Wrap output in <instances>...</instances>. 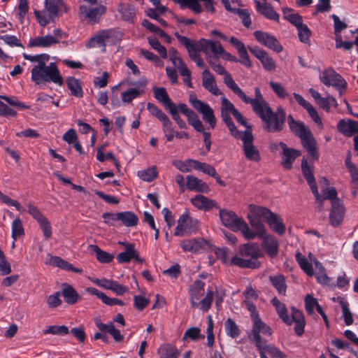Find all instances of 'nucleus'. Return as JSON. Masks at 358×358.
<instances>
[{
    "instance_id": "obj_1",
    "label": "nucleus",
    "mask_w": 358,
    "mask_h": 358,
    "mask_svg": "<svg viewBox=\"0 0 358 358\" xmlns=\"http://www.w3.org/2000/svg\"><path fill=\"white\" fill-rule=\"evenodd\" d=\"M232 92L237 95L245 103H250L253 111L264 122V129L268 132L280 131L285 121V112L282 108H278L275 113L273 112L268 103L264 99L259 87L255 88V97L250 98L238 87L232 85Z\"/></svg>"
},
{
    "instance_id": "obj_2",
    "label": "nucleus",
    "mask_w": 358,
    "mask_h": 358,
    "mask_svg": "<svg viewBox=\"0 0 358 358\" xmlns=\"http://www.w3.org/2000/svg\"><path fill=\"white\" fill-rule=\"evenodd\" d=\"M23 57L34 64L31 70V80L36 85L43 87L51 83L63 85L64 79L57 64L50 62L47 64L50 58L48 54L31 55L23 53Z\"/></svg>"
},
{
    "instance_id": "obj_3",
    "label": "nucleus",
    "mask_w": 358,
    "mask_h": 358,
    "mask_svg": "<svg viewBox=\"0 0 358 358\" xmlns=\"http://www.w3.org/2000/svg\"><path fill=\"white\" fill-rule=\"evenodd\" d=\"M215 254L222 262L231 263L241 268H255L259 267L260 263L257 259L262 257L263 252L259 248H241L240 255L230 259L227 256V248H215Z\"/></svg>"
},
{
    "instance_id": "obj_4",
    "label": "nucleus",
    "mask_w": 358,
    "mask_h": 358,
    "mask_svg": "<svg viewBox=\"0 0 358 358\" xmlns=\"http://www.w3.org/2000/svg\"><path fill=\"white\" fill-rule=\"evenodd\" d=\"M249 210L250 213L248 214L247 217L250 224V218L255 220L258 222H262V219H264L273 231L280 235L285 233V227L282 219L269 209L263 206L250 205Z\"/></svg>"
},
{
    "instance_id": "obj_5",
    "label": "nucleus",
    "mask_w": 358,
    "mask_h": 358,
    "mask_svg": "<svg viewBox=\"0 0 358 358\" xmlns=\"http://www.w3.org/2000/svg\"><path fill=\"white\" fill-rule=\"evenodd\" d=\"M66 12L67 9L62 0H45V8L43 10H35L34 15L39 24L45 27L61 13Z\"/></svg>"
},
{
    "instance_id": "obj_6",
    "label": "nucleus",
    "mask_w": 358,
    "mask_h": 358,
    "mask_svg": "<svg viewBox=\"0 0 358 358\" xmlns=\"http://www.w3.org/2000/svg\"><path fill=\"white\" fill-rule=\"evenodd\" d=\"M219 215L222 223L225 227L234 231H241L244 237H252V234L250 233V228L248 224L242 218L238 217L234 212L220 209Z\"/></svg>"
},
{
    "instance_id": "obj_7",
    "label": "nucleus",
    "mask_w": 358,
    "mask_h": 358,
    "mask_svg": "<svg viewBox=\"0 0 358 358\" xmlns=\"http://www.w3.org/2000/svg\"><path fill=\"white\" fill-rule=\"evenodd\" d=\"M229 42L236 49L240 58L237 59L231 53L225 51L224 48L223 52H221L220 57L229 62H238L245 67L250 68L252 66V62L250 59L245 44L234 36H231L229 38Z\"/></svg>"
},
{
    "instance_id": "obj_8",
    "label": "nucleus",
    "mask_w": 358,
    "mask_h": 358,
    "mask_svg": "<svg viewBox=\"0 0 358 358\" xmlns=\"http://www.w3.org/2000/svg\"><path fill=\"white\" fill-rule=\"evenodd\" d=\"M250 233L252 237L245 236L247 240H252L255 238H259L263 241L262 246H278V243L277 240L270 234H268L265 226L262 222H258L254 219L250 218Z\"/></svg>"
},
{
    "instance_id": "obj_9",
    "label": "nucleus",
    "mask_w": 358,
    "mask_h": 358,
    "mask_svg": "<svg viewBox=\"0 0 358 358\" xmlns=\"http://www.w3.org/2000/svg\"><path fill=\"white\" fill-rule=\"evenodd\" d=\"M189 101L191 106L201 114L203 121L209 124L210 128L214 129L216 125V118L212 108L193 94L189 96Z\"/></svg>"
},
{
    "instance_id": "obj_10",
    "label": "nucleus",
    "mask_w": 358,
    "mask_h": 358,
    "mask_svg": "<svg viewBox=\"0 0 358 358\" xmlns=\"http://www.w3.org/2000/svg\"><path fill=\"white\" fill-rule=\"evenodd\" d=\"M320 79L324 85L335 87L340 94H342L346 88L345 80L332 68L325 69L321 73Z\"/></svg>"
},
{
    "instance_id": "obj_11",
    "label": "nucleus",
    "mask_w": 358,
    "mask_h": 358,
    "mask_svg": "<svg viewBox=\"0 0 358 358\" xmlns=\"http://www.w3.org/2000/svg\"><path fill=\"white\" fill-rule=\"evenodd\" d=\"M241 141L245 158L250 161L259 162L261 159L260 153L253 143L254 137L250 129L245 131L244 137Z\"/></svg>"
},
{
    "instance_id": "obj_12",
    "label": "nucleus",
    "mask_w": 358,
    "mask_h": 358,
    "mask_svg": "<svg viewBox=\"0 0 358 358\" xmlns=\"http://www.w3.org/2000/svg\"><path fill=\"white\" fill-rule=\"evenodd\" d=\"M254 36L257 41L265 47L276 52H280L282 50V46L274 36L262 31H255Z\"/></svg>"
},
{
    "instance_id": "obj_13",
    "label": "nucleus",
    "mask_w": 358,
    "mask_h": 358,
    "mask_svg": "<svg viewBox=\"0 0 358 358\" xmlns=\"http://www.w3.org/2000/svg\"><path fill=\"white\" fill-rule=\"evenodd\" d=\"M199 48L206 55L207 60L210 59V53L215 57L218 58L221 52H223V47L219 41H213L209 39H200L199 41Z\"/></svg>"
},
{
    "instance_id": "obj_14",
    "label": "nucleus",
    "mask_w": 358,
    "mask_h": 358,
    "mask_svg": "<svg viewBox=\"0 0 358 358\" xmlns=\"http://www.w3.org/2000/svg\"><path fill=\"white\" fill-rule=\"evenodd\" d=\"M250 52L262 63L266 71H274L276 69V64L274 59L264 50L258 47H248Z\"/></svg>"
},
{
    "instance_id": "obj_15",
    "label": "nucleus",
    "mask_w": 358,
    "mask_h": 358,
    "mask_svg": "<svg viewBox=\"0 0 358 358\" xmlns=\"http://www.w3.org/2000/svg\"><path fill=\"white\" fill-rule=\"evenodd\" d=\"M80 13L90 22L96 23L99 21L101 17L106 12V7L101 4L94 7L81 5L79 8Z\"/></svg>"
},
{
    "instance_id": "obj_16",
    "label": "nucleus",
    "mask_w": 358,
    "mask_h": 358,
    "mask_svg": "<svg viewBox=\"0 0 358 358\" xmlns=\"http://www.w3.org/2000/svg\"><path fill=\"white\" fill-rule=\"evenodd\" d=\"M44 262L46 265L58 267L66 271H72L80 274L83 273L82 268L73 266V265L69 262L57 256H53L48 254Z\"/></svg>"
},
{
    "instance_id": "obj_17",
    "label": "nucleus",
    "mask_w": 358,
    "mask_h": 358,
    "mask_svg": "<svg viewBox=\"0 0 358 358\" xmlns=\"http://www.w3.org/2000/svg\"><path fill=\"white\" fill-rule=\"evenodd\" d=\"M196 220L192 219L188 214H182L178 220L174 234L178 236H184L189 233L192 225L196 224Z\"/></svg>"
},
{
    "instance_id": "obj_18",
    "label": "nucleus",
    "mask_w": 358,
    "mask_h": 358,
    "mask_svg": "<svg viewBox=\"0 0 358 358\" xmlns=\"http://www.w3.org/2000/svg\"><path fill=\"white\" fill-rule=\"evenodd\" d=\"M179 109L180 113L187 117L189 124L192 126L197 131H203L204 127L203 123L195 112L189 108L185 103H180Z\"/></svg>"
},
{
    "instance_id": "obj_19",
    "label": "nucleus",
    "mask_w": 358,
    "mask_h": 358,
    "mask_svg": "<svg viewBox=\"0 0 358 358\" xmlns=\"http://www.w3.org/2000/svg\"><path fill=\"white\" fill-rule=\"evenodd\" d=\"M344 207L339 199L332 201L331 209L329 214L330 222L333 226H338L343 220Z\"/></svg>"
},
{
    "instance_id": "obj_20",
    "label": "nucleus",
    "mask_w": 358,
    "mask_h": 358,
    "mask_svg": "<svg viewBox=\"0 0 358 358\" xmlns=\"http://www.w3.org/2000/svg\"><path fill=\"white\" fill-rule=\"evenodd\" d=\"M280 147L282 150V164L284 168L289 169L295 159L300 155V152L297 150L287 148V145L283 142H280Z\"/></svg>"
},
{
    "instance_id": "obj_21",
    "label": "nucleus",
    "mask_w": 358,
    "mask_h": 358,
    "mask_svg": "<svg viewBox=\"0 0 358 358\" xmlns=\"http://www.w3.org/2000/svg\"><path fill=\"white\" fill-rule=\"evenodd\" d=\"M202 85L205 90H208L213 95L217 96L222 94V92L217 86L213 75L208 69H205L202 72Z\"/></svg>"
},
{
    "instance_id": "obj_22",
    "label": "nucleus",
    "mask_w": 358,
    "mask_h": 358,
    "mask_svg": "<svg viewBox=\"0 0 358 358\" xmlns=\"http://www.w3.org/2000/svg\"><path fill=\"white\" fill-rule=\"evenodd\" d=\"M59 43V40L52 35L31 38L28 43L29 48H48Z\"/></svg>"
},
{
    "instance_id": "obj_23",
    "label": "nucleus",
    "mask_w": 358,
    "mask_h": 358,
    "mask_svg": "<svg viewBox=\"0 0 358 358\" xmlns=\"http://www.w3.org/2000/svg\"><path fill=\"white\" fill-rule=\"evenodd\" d=\"M300 139L303 148L306 150L310 156L313 159H317L318 153L316 148V141L313 136L311 131H310L308 133H307V134L301 136Z\"/></svg>"
},
{
    "instance_id": "obj_24",
    "label": "nucleus",
    "mask_w": 358,
    "mask_h": 358,
    "mask_svg": "<svg viewBox=\"0 0 358 358\" xmlns=\"http://www.w3.org/2000/svg\"><path fill=\"white\" fill-rule=\"evenodd\" d=\"M131 259L138 263H143V259H142L134 248H125L124 250L117 255V260L119 263H128Z\"/></svg>"
},
{
    "instance_id": "obj_25",
    "label": "nucleus",
    "mask_w": 358,
    "mask_h": 358,
    "mask_svg": "<svg viewBox=\"0 0 358 358\" xmlns=\"http://www.w3.org/2000/svg\"><path fill=\"white\" fill-rule=\"evenodd\" d=\"M302 173L304 178L306 179L308 184L309 185L311 192L314 196L318 197V189L316 181L315 180L313 171L310 167L308 166V162L306 159H303L301 162Z\"/></svg>"
},
{
    "instance_id": "obj_26",
    "label": "nucleus",
    "mask_w": 358,
    "mask_h": 358,
    "mask_svg": "<svg viewBox=\"0 0 358 358\" xmlns=\"http://www.w3.org/2000/svg\"><path fill=\"white\" fill-rule=\"evenodd\" d=\"M255 8L257 11L269 20L278 21L279 15L275 11L273 8L268 3H261L257 0H255Z\"/></svg>"
},
{
    "instance_id": "obj_27",
    "label": "nucleus",
    "mask_w": 358,
    "mask_h": 358,
    "mask_svg": "<svg viewBox=\"0 0 358 358\" xmlns=\"http://www.w3.org/2000/svg\"><path fill=\"white\" fill-rule=\"evenodd\" d=\"M205 283L201 280H197L189 289L191 306L195 308L197 306V301L204 294Z\"/></svg>"
},
{
    "instance_id": "obj_28",
    "label": "nucleus",
    "mask_w": 358,
    "mask_h": 358,
    "mask_svg": "<svg viewBox=\"0 0 358 358\" xmlns=\"http://www.w3.org/2000/svg\"><path fill=\"white\" fill-rule=\"evenodd\" d=\"M155 98L161 103L163 104L166 110H169L171 108L174 107L175 104L171 99L169 98V94L164 87H157L152 88Z\"/></svg>"
},
{
    "instance_id": "obj_29",
    "label": "nucleus",
    "mask_w": 358,
    "mask_h": 358,
    "mask_svg": "<svg viewBox=\"0 0 358 358\" xmlns=\"http://www.w3.org/2000/svg\"><path fill=\"white\" fill-rule=\"evenodd\" d=\"M208 62L214 71L219 75L224 76L223 81L224 84L232 91V85L237 84L232 78L231 74L229 73L221 64L215 63L212 59H208Z\"/></svg>"
},
{
    "instance_id": "obj_30",
    "label": "nucleus",
    "mask_w": 358,
    "mask_h": 358,
    "mask_svg": "<svg viewBox=\"0 0 358 358\" xmlns=\"http://www.w3.org/2000/svg\"><path fill=\"white\" fill-rule=\"evenodd\" d=\"M338 129L346 136H352L358 132V122L341 120L338 123Z\"/></svg>"
},
{
    "instance_id": "obj_31",
    "label": "nucleus",
    "mask_w": 358,
    "mask_h": 358,
    "mask_svg": "<svg viewBox=\"0 0 358 358\" xmlns=\"http://www.w3.org/2000/svg\"><path fill=\"white\" fill-rule=\"evenodd\" d=\"M95 324L101 331L109 333L116 342L122 341L123 336L120 334V331L118 329H115L112 322L103 324L100 320L96 319Z\"/></svg>"
},
{
    "instance_id": "obj_32",
    "label": "nucleus",
    "mask_w": 358,
    "mask_h": 358,
    "mask_svg": "<svg viewBox=\"0 0 358 358\" xmlns=\"http://www.w3.org/2000/svg\"><path fill=\"white\" fill-rule=\"evenodd\" d=\"M186 180V185L189 190H194L200 192H208L209 191L208 185L195 176H187Z\"/></svg>"
},
{
    "instance_id": "obj_33",
    "label": "nucleus",
    "mask_w": 358,
    "mask_h": 358,
    "mask_svg": "<svg viewBox=\"0 0 358 358\" xmlns=\"http://www.w3.org/2000/svg\"><path fill=\"white\" fill-rule=\"evenodd\" d=\"M253 321V327L251 330L252 334L257 336V334H262L263 336H271L273 331L269 326L262 321L259 316H255Z\"/></svg>"
},
{
    "instance_id": "obj_34",
    "label": "nucleus",
    "mask_w": 358,
    "mask_h": 358,
    "mask_svg": "<svg viewBox=\"0 0 358 358\" xmlns=\"http://www.w3.org/2000/svg\"><path fill=\"white\" fill-rule=\"evenodd\" d=\"M288 124L291 131L299 138L310 131L302 122L294 120L292 115L288 116Z\"/></svg>"
},
{
    "instance_id": "obj_35",
    "label": "nucleus",
    "mask_w": 358,
    "mask_h": 358,
    "mask_svg": "<svg viewBox=\"0 0 358 358\" xmlns=\"http://www.w3.org/2000/svg\"><path fill=\"white\" fill-rule=\"evenodd\" d=\"M192 203L202 210H209L215 206V201L203 195H196L192 199Z\"/></svg>"
},
{
    "instance_id": "obj_36",
    "label": "nucleus",
    "mask_w": 358,
    "mask_h": 358,
    "mask_svg": "<svg viewBox=\"0 0 358 358\" xmlns=\"http://www.w3.org/2000/svg\"><path fill=\"white\" fill-rule=\"evenodd\" d=\"M269 86L275 94L281 99H287L290 103H293L292 96L287 92L285 87L280 83L270 81Z\"/></svg>"
},
{
    "instance_id": "obj_37",
    "label": "nucleus",
    "mask_w": 358,
    "mask_h": 358,
    "mask_svg": "<svg viewBox=\"0 0 358 358\" xmlns=\"http://www.w3.org/2000/svg\"><path fill=\"white\" fill-rule=\"evenodd\" d=\"M160 358H178L180 352L173 345L165 344L161 345L158 350Z\"/></svg>"
},
{
    "instance_id": "obj_38",
    "label": "nucleus",
    "mask_w": 358,
    "mask_h": 358,
    "mask_svg": "<svg viewBox=\"0 0 358 358\" xmlns=\"http://www.w3.org/2000/svg\"><path fill=\"white\" fill-rule=\"evenodd\" d=\"M62 294L65 302L69 304L75 303L79 299V294L75 289L71 285L66 283L63 284Z\"/></svg>"
},
{
    "instance_id": "obj_39",
    "label": "nucleus",
    "mask_w": 358,
    "mask_h": 358,
    "mask_svg": "<svg viewBox=\"0 0 358 358\" xmlns=\"http://www.w3.org/2000/svg\"><path fill=\"white\" fill-rule=\"evenodd\" d=\"M66 85L68 89L71 91V95L76 97H82L83 92L79 80L74 77H69L66 78Z\"/></svg>"
},
{
    "instance_id": "obj_40",
    "label": "nucleus",
    "mask_w": 358,
    "mask_h": 358,
    "mask_svg": "<svg viewBox=\"0 0 358 358\" xmlns=\"http://www.w3.org/2000/svg\"><path fill=\"white\" fill-rule=\"evenodd\" d=\"M137 216L131 211H124L119 213V221L122 224L131 227L136 226L138 223Z\"/></svg>"
},
{
    "instance_id": "obj_41",
    "label": "nucleus",
    "mask_w": 358,
    "mask_h": 358,
    "mask_svg": "<svg viewBox=\"0 0 358 358\" xmlns=\"http://www.w3.org/2000/svg\"><path fill=\"white\" fill-rule=\"evenodd\" d=\"M272 304L275 308L279 317L282 320V321L285 324L290 325L292 324V320L287 315V310L285 305L281 303L277 298L273 299Z\"/></svg>"
},
{
    "instance_id": "obj_42",
    "label": "nucleus",
    "mask_w": 358,
    "mask_h": 358,
    "mask_svg": "<svg viewBox=\"0 0 358 358\" xmlns=\"http://www.w3.org/2000/svg\"><path fill=\"white\" fill-rule=\"evenodd\" d=\"M118 11L122 18L128 22H133L135 17V8L130 4H121L118 8Z\"/></svg>"
},
{
    "instance_id": "obj_43",
    "label": "nucleus",
    "mask_w": 358,
    "mask_h": 358,
    "mask_svg": "<svg viewBox=\"0 0 358 358\" xmlns=\"http://www.w3.org/2000/svg\"><path fill=\"white\" fill-rule=\"evenodd\" d=\"M178 170L183 173L190 172L192 169H195L196 165H197V161L194 159H187L185 161L176 160L173 162Z\"/></svg>"
},
{
    "instance_id": "obj_44",
    "label": "nucleus",
    "mask_w": 358,
    "mask_h": 358,
    "mask_svg": "<svg viewBox=\"0 0 358 358\" xmlns=\"http://www.w3.org/2000/svg\"><path fill=\"white\" fill-rule=\"evenodd\" d=\"M109 38L108 33L107 31H102L101 33L95 35L88 42L87 47L89 48H94L96 46L104 47L106 39Z\"/></svg>"
},
{
    "instance_id": "obj_45",
    "label": "nucleus",
    "mask_w": 358,
    "mask_h": 358,
    "mask_svg": "<svg viewBox=\"0 0 358 358\" xmlns=\"http://www.w3.org/2000/svg\"><path fill=\"white\" fill-rule=\"evenodd\" d=\"M318 197L317 196H314L315 200L317 203H322L323 201L326 199H329L331 201V203H332V201L334 199H338L337 197V192L334 187H328L322 190V194L320 195L318 193Z\"/></svg>"
},
{
    "instance_id": "obj_46",
    "label": "nucleus",
    "mask_w": 358,
    "mask_h": 358,
    "mask_svg": "<svg viewBox=\"0 0 358 358\" xmlns=\"http://www.w3.org/2000/svg\"><path fill=\"white\" fill-rule=\"evenodd\" d=\"M269 280L280 294L283 295L285 294L286 285L282 275H271L269 277Z\"/></svg>"
},
{
    "instance_id": "obj_47",
    "label": "nucleus",
    "mask_w": 358,
    "mask_h": 358,
    "mask_svg": "<svg viewBox=\"0 0 358 358\" xmlns=\"http://www.w3.org/2000/svg\"><path fill=\"white\" fill-rule=\"evenodd\" d=\"M162 124V131L166 138V141L171 142L173 140L175 136V129L173 123L169 118V117L161 122Z\"/></svg>"
},
{
    "instance_id": "obj_48",
    "label": "nucleus",
    "mask_w": 358,
    "mask_h": 358,
    "mask_svg": "<svg viewBox=\"0 0 358 358\" xmlns=\"http://www.w3.org/2000/svg\"><path fill=\"white\" fill-rule=\"evenodd\" d=\"M213 299V292L211 290H208L205 297L199 302H197V306L195 308H199L202 311L207 312L211 306Z\"/></svg>"
},
{
    "instance_id": "obj_49",
    "label": "nucleus",
    "mask_w": 358,
    "mask_h": 358,
    "mask_svg": "<svg viewBox=\"0 0 358 358\" xmlns=\"http://www.w3.org/2000/svg\"><path fill=\"white\" fill-rule=\"evenodd\" d=\"M224 327L227 334L232 338H237L240 335V330L232 319H227L224 323Z\"/></svg>"
},
{
    "instance_id": "obj_50",
    "label": "nucleus",
    "mask_w": 358,
    "mask_h": 358,
    "mask_svg": "<svg viewBox=\"0 0 358 358\" xmlns=\"http://www.w3.org/2000/svg\"><path fill=\"white\" fill-rule=\"evenodd\" d=\"M69 333V328L66 326L52 325L49 326L43 331L44 334H52L57 336H65Z\"/></svg>"
},
{
    "instance_id": "obj_51",
    "label": "nucleus",
    "mask_w": 358,
    "mask_h": 358,
    "mask_svg": "<svg viewBox=\"0 0 358 358\" xmlns=\"http://www.w3.org/2000/svg\"><path fill=\"white\" fill-rule=\"evenodd\" d=\"M296 259L300 265L302 270L309 276L313 275V270L311 264L308 262L306 258L303 257L301 253L297 252L296 254Z\"/></svg>"
},
{
    "instance_id": "obj_52",
    "label": "nucleus",
    "mask_w": 358,
    "mask_h": 358,
    "mask_svg": "<svg viewBox=\"0 0 358 358\" xmlns=\"http://www.w3.org/2000/svg\"><path fill=\"white\" fill-rule=\"evenodd\" d=\"M296 259L300 265L302 270L309 276L313 275V270L311 264L308 262L306 258L303 257L301 253L297 252L296 254Z\"/></svg>"
},
{
    "instance_id": "obj_53",
    "label": "nucleus",
    "mask_w": 358,
    "mask_h": 358,
    "mask_svg": "<svg viewBox=\"0 0 358 358\" xmlns=\"http://www.w3.org/2000/svg\"><path fill=\"white\" fill-rule=\"evenodd\" d=\"M169 113L171 114L173 120L178 124L179 128L180 129H187V126L185 122L180 117L179 113L180 112L179 109V104L174 106V107L171 108L169 110Z\"/></svg>"
},
{
    "instance_id": "obj_54",
    "label": "nucleus",
    "mask_w": 358,
    "mask_h": 358,
    "mask_svg": "<svg viewBox=\"0 0 358 358\" xmlns=\"http://www.w3.org/2000/svg\"><path fill=\"white\" fill-rule=\"evenodd\" d=\"M93 253L96 258L101 263H109L114 258L112 254L101 250L100 248H93Z\"/></svg>"
},
{
    "instance_id": "obj_55",
    "label": "nucleus",
    "mask_w": 358,
    "mask_h": 358,
    "mask_svg": "<svg viewBox=\"0 0 358 358\" xmlns=\"http://www.w3.org/2000/svg\"><path fill=\"white\" fill-rule=\"evenodd\" d=\"M157 173L155 167L148 168L138 172V176L144 181L151 182L156 178Z\"/></svg>"
},
{
    "instance_id": "obj_56",
    "label": "nucleus",
    "mask_w": 358,
    "mask_h": 358,
    "mask_svg": "<svg viewBox=\"0 0 358 358\" xmlns=\"http://www.w3.org/2000/svg\"><path fill=\"white\" fill-rule=\"evenodd\" d=\"M147 109L150 114L157 117L160 122H162L168 117V116L158 106L152 103L147 104Z\"/></svg>"
},
{
    "instance_id": "obj_57",
    "label": "nucleus",
    "mask_w": 358,
    "mask_h": 358,
    "mask_svg": "<svg viewBox=\"0 0 358 358\" xmlns=\"http://www.w3.org/2000/svg\"><path fill=\"white\" fill-rule=\"evenodd\" d=\"M338 299L340 300V305L342 308L343 316L344 317L345 322L349 326L353 322L352 314L348 308V303L344 301L343 299Z\"/></svg>"
},
{
    "instance_id": "obj_58",
    "label": "nucleus",
    "mask_w": 358,
    "mask_h": 358,
    "mask_svg": "<svg viewBox=\"0 0 358 358\" xmlns=\"http://www.w3.org/2000/svg\"><path fill=\"white\" fill-rule=\"evenodd\" d=\"M148 42L150 46L158 52L161 57L165 59L167 57V51L156 38H148Z\"/></svg>"
},
{
    "instance_id": "obj_59",
    "label": "nucleus",
    "mask_w": 358,
    "mask_h": 358,
    "mask_svg": "<svg viewBox=\"0 0 358 358\" xmlns=\"http://www.w3.org/2000/svg\"><path fill=\"white\" fill-rule=\"evenodd\" d=\"M23 234L24 228L22 222L20 218H16L12 222V236L15 240Z\"/></svg>"
},
{
    "instance_id": "obj_60",
    "label": "nucleus",
    "mask_w": 358,
    "mask_h": 358,
    "mask_svg": "<svg viewBox=\"0 0 358 358\" xmlns=\"http://www.w3.org/2000/svg\"><path fill=\"white\" fill-rule=\"evenodd\" d=\"M140 92L136 88H129L123 92L121 94L122 100L124 103H130L134 99L138 97Z\"/></svg>"
},
{
    "instance_id": "obj_61",
    "label": "nucleus",
    "mask_w": 358,
    "mask_h": 358,
    "mask_svg": "<svg viewBox=\"0 0 358 358\" xmlns=\"http://www.w3.org/2000/svg\"><path fill=\"white\" fill-rule=\"evenodd\" d=\"M0 99L4 100L6 103L12 106L17 107L20 109H28L29 106L24 104V103L19 101V99L15 96H8L5 95H0Z\"/></svg>"
},
{
    "instance_id": "obj_62",
    "label": "nucleus",
    "mask_w": 358,
    "mask_h": 358,
    "mask_svg": "<svg viewBox=\"0 0 358 358\" xmlns=\"http://www.w3.org/2000/svg\"><path fill=\"white\" fill-rule=\"evenodd\" d=\"M334 20V34L336 37L341 36V32L347 28V24L340 20L338 15L333 14L331 15Z\"/></svg>"
},
{
    "instance_id": "obj_63",
    "label": "nucleus",
    "mask_w": 358,
    "mask_h": 358,
    "mask_svg": "<svg viewBox=\"0 0 358 358\" xmlns=\"http://www.w3.org/2000/svg\"><path fill=\"white\" fill-rule=\"evenodd\" d=\"M299 38L301 42L308 43L310 36V31L306 24L301 25L297 28Z\"/></svg>"
},
{
    "instance_id": "obj_64",
    "label": "nucleus",
    "mask_w": 358,
    "mask_h": 358,
    "mask_svg": "<svg viewBox=\"0 0 358 358\" xmlns=\"http://www.w3.org/2000/svg\"><path fill=\"white\" fill-rule=\"evenodd\" d=\"M195 169L203 171L212 177H216V170L210 164L197 161V165H196Z\"/></svg>"
}]
</instances>
